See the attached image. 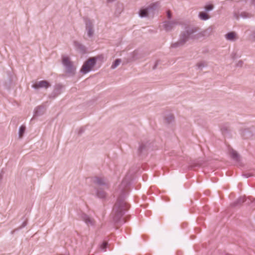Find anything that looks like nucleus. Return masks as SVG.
Returning <instances> with one entry per match:
<instances>
[{"mask_svg": "<svg viewBox=\"0 0 255 255\" xmlns=\"http://www.w3.org/2000/svg\"><path fill=\"white\" fill-rule=\"evenodd\" d=\"M197 66L199 69L202 70L204 67L206 66V65L205 63V62H201L200 63H198L197 64Z\"/></svg>", "mask_w": 255, "mask_h": 255, "instance_id": "nucleus-25", "label": "nucleus"}, {"mask_svg": "<svg viewBox=\"0 0 255 255\" xmlns=\"http://www.w3.org/2000/svg\"><path fill=\"white\" fill-rule=\"evenodd\" d=\"M167 18L168 19H171L172 15H171V13L170 11H168L167 12Z\"/></svg>", "mask_w": 255, "mask_h": 255, "instance_id": "nucleus-29", "label": "nucleus"}, {"mask_svg": "<svg viewBox=\"0 0 255 255\" xmlns=\"http://www.w3.org/2000/svg\"><path fill=\"white\" fill-rule=\"evenodd\" d=\"M108 247V243L106 241H104L99 245V249L102 252H105L107 250Z\"/></svg>", "mask_w": 255, "mask_h": 255, "instance_id": "nucleus-20", "label": "nucleus"}, {"mask_svg": "<svg viewBox=\"0 0 255 255\" xmlns=\"http://www.w3.org/2000/svg\"><path fill=\"white\" fill-rule=\"evenodd\" d=\"M45 111V107L43 105L37 107L34 110L33 118L42 116L44 114Z\"/></svg>", "mask_w": 255, "mask_h": 255, "instance_id": "nucleus-14", "label": "nucleus"}, {"mask_svg": "<svg viewBox=\"0 0 255 255\" xmlns=\"http://www.w3.org/2000/svg\"><path fill=\"white\" fill-rule=\"evenodd\" d=\"M25 130V127L24 126H21L19 128L18 130V136L19 137H21L23 134H24Z\"/></svg>", "mask_w": 255, "mask_h": 255, "instance_id": "nucleus-24", "label": "nucleus"}, {"mask_svg": "<svg viewBox=\"0 0 255 255\" xmlns=\"http://www.w3.org/2000/svg\"><path fill=\"white\" fill-rule=\"evenodd\" d=\"M96 191V195L97 198L101 199H105L107 196L106 193L104 191L105 188H97L94 187Z\"/></svg>", "mask_w": 255, "mask_h": 255, "instance_id": "nucleus-15", "label": "nucleus"}, {"mask_svg": "<svg viewBox=\"0 0 255 255\" xmlns=\"http://www.w3.org/2000/svg\"><path fill=\"white\" fill-rule=\"evenodd\" d=\"M50 86V83L45 80L40 81L32 85V88L34 89H37L38 88H45L47 89Z\"/></svg>", "mask_w": 255, "mask_h": 255, "instance_id": "nucleus-12", "label": "nucleus"}, {"mask_svg": "<svg viewBox=\"0 0 255 255\" xmlns=\"http://www.w3.org/2000/svg\"><path fill=\"white\" fill-rule=\"evenodd\" d=\"M214 8V6L212 4H207L204 7V10L206 12H209L212 10Z\"/></svg>", "mask_w": 255, "mask_h": 255, "instance_id": "nucleus-23", "label": "nucleus"}, {"mask_svg": "<svg viewBox=\"0 0 255 255\" xmlns=\"http://www.w3.org/2000/svg\"><path fill=\"white\" fill-rule=\"evenodd\" d=\"M96 59L95 58H90L84 63L80 70V72L83 74L89 73L96 65Z\"/></svg>", "mask_w": 255, "mask_h": 255, "instance_id": "nucleus-5", "label": "nucleus"}, {"mask_svg": "<svg viewBox=\"0 0 255 255\" xmlns=\"http://www.w3.org/2000/svg\"><path fill=\"white\" fill-rule=\"evenodd\" d=\"M158 63H159L158 61H156L155 62V63L153 67V70H155L156 68V67H157V65L158 64Z\"/></svg>", "mask_w": 255, "mask_h": 255, "instance_id": "nucleus-31", "label": "nucleus"}, {"mask_svg": "<svg viewBox=\"0 0 255 255\" xmlns=\"http://www.w3.org/2000/svg\"><path fill=\"white\" fill-rule=\"evenodd\" d=\"M85 24V30L87 36L91 39L94 35V22L88 18H84Z\"/></svg>", "mask_w": 255, "mask_h": 255, "instance_id": "nucleus-4", "label": "nucleus"}, {"mask_svg": "<svg viewBox=\"0 0 255 255\" xmlns=\"http://www.w3.org/2000/svg\"><path fill=\"white\" fill-rule=\"evenodd\" d=\"M74 46L76 50L81 54H84L86 52V48L81 43L77 41H74Z\"/></svg>", "mask_w": 255, "mask_h": 255, "instance_id": "nucleus-13", "label": "nucleus"}, {"mask_svg": "<svg viewBox=\"0 0 255 255\" xmlns=\"http://www.w3.org/2000/svg\"><path fill=\"white\" fill-rule=\"evenodd\" d=\"M134 174V171H129L114 193V196L117 198V201L113 208L112 217L115 223H121L123 224L125 223L122 217L128 207L125 199L128 194V187L131 184Z\"/></svg>", "mask_w": 255, "mask_h": 255, "instance_id": "nucleus-1", "label": "nucleus"}, {"mask_svg": "<svg viewBox=\"0 0 255 255\" xmlns=\"http://www.w3.org/2000/svg\"><path fill=\"white\" fill-rule=\"evenodd\" d=\"M107 2L108 3H112L116 1V0H106Z\"/></svg>", "mask_w": 255, "mask_h": 255, "instance_id": "nucleus-32", "label": "nucleus"}, {"mask_svg": "<svg viewBox=\"0 0 255 255\" xmlns=\"http://www.w3.org/2000/svg\"><path fill=\"white\" fill-rule=\"evenodd\" d=\"M242 176L246 178H249L253 176V174L251 173H246L243 174Z\"/></svg>", "mask_w": 255, "mask_h": 255, "instance_id": "nucleus-27", "label": "nucleus"}, {"mask_svg": "<svg viewBox=\"0 0 255 255\" xmlns=\"http://www.w3.org/2000/svg\"><path fill=\"white\" fill-rule=\"evenodd\" d=\"M243 61L242 60H240L238 62V63L236 64L237 67H242L243 65Z\"/></svg>", "mask_w": 255, "mask_h": 255, "instance_id": "nucleus-28", "label": "nucleus"}, {"mask_svg": "<svg viewBox=\"0 0 255 255\" xmlns=\"http://www.w3.org/2000/svg\"><path fill=\"white\" fill-rule=\"evenodd\" d=\"M165 120L168 124H170L174 121V117L172 115L169 114L165 117Z\"/></svg>", "mask_w": 255, "mask_h": 255, "instance_id": "nucleus-21", "label": "nucleus"}, {"mask_svg": "<svg viewBox=\"0 0 255 255\" xmlns=\"http://www.w3.org/2000/svg\"><path fill=\"white\" fill-rule=\"evenodd\" d=\"M236 33L235 32H230L225 35V38L227 40L235 41L236 39Z\"/></svg>", "mask_w": 255, "mask_h": 255, "instance_id": "nucleus-16", "label": "nucleus"}, {"mask_svg": "<svg viewBox=\"0 0 255 255\" xmlns=\"http://www.w3.org/2000/svg\"><path fill=\"white\" fill-rule=\"evenodd\" d=\"M252 4L255 6V0H252Z\"/></svg>", "mask_w": 255, "mask_h": 255, "instance_id": "nucleus-33", "label": "nucleus"}, {"mask_svg": "<svg viewBox=\"0 0 255 255\" xmlns=\"http://www.w3.org/2000/svg\"><path fill=\"white\" fill-rule=\"evenodd\" d=\"M62 64L66 70L67 73L72 76L75 74V69L68 57L63 58Z\"/></svg>", "mask_w": 255, "mask_h": 255, "instance_id": "nucleus-7", "label": "nucleus"}, {"mask_svg": "<svg viewBox=\"0 0 255 255\" xmlns=\"http://www.w3.org/2000/svg\"><path fill=\"white\" fill-rule=\"evenodd\" d=\"M121 62V59H116L114 61V62L112 64V65L111 66V68L113 69H115L117 66H118L120 65Z\"/></svg>", "mask_w": 255, "mask_h": 255, "instance_id": "nucleus-22", "label": "nucleus"}, {"mask_svg": "<svg viewBox=\"0 0 255 255\" xmlns=\"http://www.w3.org/2000/svg\"><path fill=\"white\" fill-rule=\"evenodd\" d=\"M93 183L95 185L94 187H97V188H109V183L107 181V180L103 178L100 177H95L93 180Z\"/></svg>", "mask_w": 255, "mask_h": 255, "instance_id": "nucleus-6", "label": "nucleus"}, {"mask_svg": "<svg viewBox=\"0 0 255 255\" xmlns=\"http://www.w3.org/2000/svg\"><path fill=\"white\" fill-rule=\"evenodd\" d=\"M158 6L157 2H152L146 6H143L139 9L138 15L140 18L148 17L150 14H153Z\"/></svg>", "mask_w": 255, "mask_h": 255, "instance_id": "nucleus-3", "label": "nucleus"}, {"mask_svg": "<svg viewBox=\"0 0 255 255\" xmlns=\"http://www.w3.org/2000/svg\"><path fill=\"white\" fill-rule=\"evenodd\" d=\"M179 24V22L176 20L165 21L163 24L164 29L167 31H171L176 25Z\"/></svg>", "mask_w": 255, "mask_h": 255, "instance_id": "nucleus-9", "label": "nucleus"}, {"mask_svg": "<svg viewBox=\"0 0 255 255\" xmlns=\"http://www.w3.org/2000/svg\"><path fill=\"white\" fill-rule=\"evenodd\" d=\"M254 37L255 38V32L254 34Z\"/></svg>", "mask_w": 255, "mask_h": 255, "instance_id": "nucleus-34", "label": "nucleus"}, {"mask_svg": "<svg viewBox=\"0 0 255 255\" xmlns=\"http://www.w3.org/2000/svg\"><path fill=\"white\" fill-rule=\"evenodd\" d=\"M196 29L193 27H187L185 31L181 33L179 40L172 44L171 47L174 48L183 46L189 39H193L195 38Z\"/></svg>", "mask_w": 255, "mask_h": 255, "instance_id": "nucleus-2", "label": "nucleus"}, {"mask_svg": "<svg viewBox=\"0 0 255 255\" xmlns=\"http://www.w3.org/2000/svg\"><path fill=\"white\" fill-rule=\"evenodd\" d=\"M246 201L245 197H240L235 201L232 203L231 205L233 207H235L237 206H239L242 204L244 202Z\"/></svg>", "mask_w": 255, "mask_h": 255, "instance_id": "nucleus-17", "label": "nucleus"}, {"mask_svg": "<svg viewBox=\"0 0 255 255\" xmlns=\"http://www.w3.org/2000/svg\"><path fill=\"white\" fill-rule=\"evenodd\" d=\"M240 16L243 18L250 17L249 14L247 12H243L240 14Z\"/></svg>", "mask_w": 255, "mask_h": 255, "instance_id": "nucleus-26", "label": "nucleus"}, {"mask_svg": "<svg viewBox=\"0 0 255 255\" xmlns=\"http://www.w3.org/2000/svg\"><path fill=\"white\" fill-rule=\"evenodd\" d=\"M231 156L233 159L236 161H238L239 160V155L235 150H234L233 149L231 150Z\"/></svg>", "mask_w": 255, "mask_h": 255, "instance_id": "nucleus-19", "label": "nucleus"}, {"mask_svg": "<svg viewBox=\"0 0 255 255\" xmlns=\"http://www.w3.org/2000/svg\"><path fill=\"white\" fill-rule=\"evenodd\" d=\"M199 17L201 20L203 21L207 20L210 18V16L205 12H199Z\"/></svg>", "mask_w": 255, "mask_h": 255, "instance_id": "nucleus-18", "label": "nucleus"}, {"mask_svg": "<svg viewBox=\"0 0 255 255\" xmlns=\"http://www.w3.org/2000/svg\"><path fill=\"white\" fill-rule=\"evenodd\" d=\"M63 90V86L60 84L56 85L54 86L53 92L50 94V98H54L61 94Z\"/></svg>", "mask_w": 255, "mask_h": 255, "instance_id": "nucleus-10", "label": "nucleus"}, {"mask_svg": "<svg viewBox=\"0 0 255 255\" xmlns=\"http://www.w3.org/2000/svg\"><path fill=\"white\" fill-rule=\"evenodd\" d=\"M80 218L88 226L94 227L95 225V220L90 217L88 215L84 213H81L80 215Z\"/></svg>", "mask_w": 255, "mask_h": 255, "instance_id": "nucleus-8", "label": "nucleus"}, {"mask_svg": "<svg viewBox=\"0 0 255 255\" xmlns=\"http://www.w3.org/2000/svg\"><path fill=\"white\" fill-rule=\"evenodd\" d=\"M27 225L26 221H24L22 223L21 226L19 228V229H22L24 227H25Z\"/></svg>", "mask_w": 255, "mask_h": 255, "instance_id": "nucleus-30", "label": "nucleus"}, {"mask_svg": "<svg viewBox=\"0 0 255 255\" xmlns=\"http://www.w3.org/2000/svg\"><path fill=\"white\" fill-rule=\"evenodd\" d=\"M150 143L147 141L146 142H141L139 145L138 152L139 154H144L148 151L150 148Z\"/></svg>", "mask_w": 255, "mask_h": 255, "instance_id": "nucleus-11", "label": "nucleus"}]
</instances>
